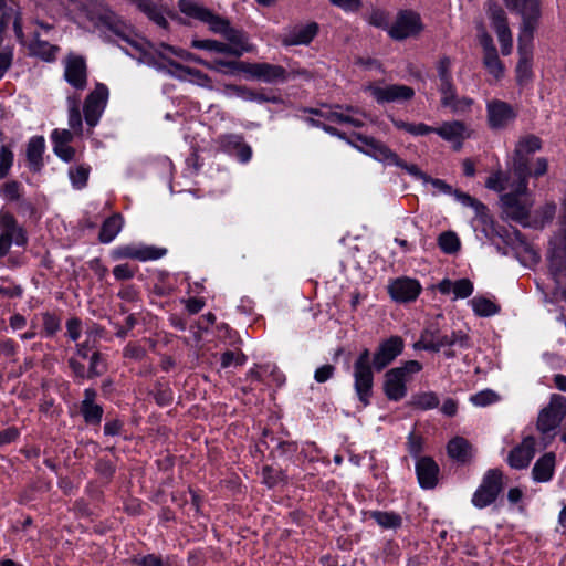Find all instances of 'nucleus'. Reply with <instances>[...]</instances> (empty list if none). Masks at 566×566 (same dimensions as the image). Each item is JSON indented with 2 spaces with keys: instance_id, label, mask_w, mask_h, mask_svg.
Instances as JSON below:
<instances>
[{
  "instance_id": "nucleus-1",
  "label": "nucleus",
  "mask_w": 566,
  "mask_h": 566,
  "mask_svg": "<svg viewBox=\"0 0 566 566\" xmlns=\"http://www.w3.org/2000/svg\"><path fill=\"white\" fill-rule=\"evenodd\" d=\"M87 17L96 28L104 32H112L127 45L132 46V49L140 52L149 63H153L157 67H166L167 65H170L176 69V65L178 64L175 63V57L184 61H193L201 65H203V63H208L182 49L174 48L165 43H160L156 46L144 40L137 39L132 34L129 28L103 2L94 1L93 9L87 12Z\"/></svg>"
},
{
  "instance_id": "nucleus-2",
  "label": "nucleus",
  "mask_w": 566,
  "mask_h": 566,
  "mask_svg": "<svg viewBox=\"0 0 566 566\" xmlns=\"http://www.w3.org/2000/svg\"><path fill=\"white\" fill-rule=\"evenodd\" d=\"M405 343L400 336H390L379 343L373 355L370 364V352L364 348L354 363V388L359 401L364 407L369 405L373 392L374 374L373 368L380 371L391 364L403 350Z\"/></svg>"
},
{
  "instance_id": "nucleus-3",
  "label": "nucleus",
  "mask_w": 566,
  "mask_h": 566,
  "mask_svg": "<svg viewBox=\"0 0 566 566\" xmlns=\"http://www.w3.org/2000/svg\"><path fill=\"white\" fill-rule=\"evenodd\" d=\"M541 140L534 135L522 137L515 147L513 155V174L517 178V189L523 190L526 187V178L530 176L528 157L539 150Z\"/></svg>"
},
{
  "instance_id": "nucleus-4",
  "label": "nucleus",
  "mask_w": 566,
  "mask_h": 566,
  "mask_svg": "<svg viewBox=\"0 0 566 566\" xmlns=\"http://www.w3.org/2000/svg\"><path fill=\"white\" fill-rule=\"evenodd\" d=\"M501 206L507 218L517 222H526L533 201L527 193V186L523 190L517 189V179L511 185V189L501 197Z\"/></svg>"
},
{
  "instance_id": "nucleus-5",
  "label": "nucleus",
  "mask_w": 566,
  "mask_h": 566,
  "mask_svg": "<svg viewBox=\"0 0 566 566\" xmlns=\"http://www.w3.org/2000/svg\"><path fill=\"white\" fill-rule=\"evenodd\" d=\"M507 8L516 10L522 15L520 33L522 39L534 36L541 17L539 0H504Z\"/></svg>"
},
{
  "instance_id": "nucleus-6",
  "label": "nucleus",
  "mask_w": 566,
  "mask_h": 566,
  "mask_svg": "<svg viewBox=\"0 0 566 566\" xmlns=\"http://www.w3.org/2000/svg\"><path fill=\"white\" fill-rule=\"evenodd\" d=\"M424 30V24L418 12L402 10L398 12L388 33L394 40L416 38Z\"/></svg>"
},
{
  "instance_id": "nucleus-7",
  "label": "nucleus",
  "mask_w": 566,
  "mask_h": 566,
  "mask_svg": "<svg viewBox=\"0 0 566 566\" xmlns=\"http://www.w3.org/2000/svg\"><path fill=\"white\" fill-rule=\"evenodd\" d=\"M517 109L511 104L493 98L486 102V123L493 130H503L514 123Z\"/></svg>"
},
{
  "instance_id": "nucleus-8",
  "label": "nucleus",
  "mask_w": 566,
  "mask_h": 566,
  "mask_svg": "<svg viewBox=\"0 0 566 566\" xmlns=\"http://www.w3.org/2000/svg\"><path fill=\"white\" fill-rule=\"evenodd\" d=\"M365 91L381 104L408 101L415 95L413 88L400 84L380 85L371 83L365 87Z\"/></svg>"
},
{
  "instance_id": "nucleus-9",
  "label": "nucleus",
  "mask_w": 566,
  "mask_h": 566,
  "mask_svg": "<svg viewBox=\"0 0 566 566\" xmlns=\"http://www.w3.org/2000/svg\"><path fill=\"white\" fill-rule=\"evenodd\" d=\"M0 258L4 256L12 243L23 245L27 242V237L21 227H19L14 218L7 212L0 213Z\"/></svg>"
},
{
  "instance_id": "nucleus-10",
  "label": "nucleus",
  "mask_w": 566,
  "mask_h": 566,
  "mask_svg": "<svg viewBox=\"0 0 566 566\" xmlns=\"http://www.w3.org/2000/svg\"><path fill=\"white\" fill-rule=\"evenodd\" d=\"M502 490V473L497 470H490L484 475L482 484L472 497L474 506L482 509L494 502Z\"/></svg>"
},
{
  "instance_id": "nucleus-11",
  "label": "nucleus",
  "mask_w": 566,
  "mask_h": 566,
  "mask_svg": "<svg viewBox=\"0 0 566 566\" xmlns=\"http://www.w3.org/2000/svg\"><path fill=\"white\" fill-rule=\"evenodd\" d=\"M108 98V88L104 84H97L87 96L84 105V117L90 126H95L105 109Z\"/></svg>"
},
{
  "instance_id": "nucleus-12",
  "label": "nucleus",
  "mask_w": 566,
  "mask_h": 566,
  "mask_svg": "<svg viewBox=\"0 0 566 566\" xmlns=\"http://www.w3.org/2000/svg\"><path fill=\"white\" fill-rule=\"evenodd\" d=\"M440 104L444 108H449L451 113L463 115L471 111L474 99L467 96H459L454 84L439 85Z\"/></svg>"
},
{
  "instance_id": "nucleus-13",
  "label": "nucleus",
  "mask_w": 566,
  "mask_h": 566,
  "mask_svg": "<svg viewBox=\"0 0 566 566\" xmlns=\"http://www.w3.org/2000/svg\"><path fill=\"white\" fill-rule=\"evenodd\" d=\"M566 415V406L562 398H554L544 408L537 419V429L546 434L555 430Z\"/></svg>"
},
{
  "instance_id": "nucleus-14",
  "label": "nucleus",
  "mask_w": 566,
  "mask_h": 566,
  "mask_svg": "<svg viewBox=\"0 0 566 566\" xmlns=\"http://www.w3.org/2000/svg\"><path fill=\"white\" fill-rule=\"evenodd\" d=\"M245 77L265 83H276L286 80V71L280 65L269 63H247Z\"/></svg>"
},
{
  "instance_id": "nucleus-15",
  "label": "nucleus",
  "mask_w": 566,
  "mask_h": 566,
  "mask_svg": "<svg viewBox=\"0 0 566 566\" xmlns=\"http://www.w3.org/2000/svg\"><path fill=\"white\" fill-rule=\"evenodd\" d=\"M433 133L451 143L455 150H459L463 142L470 138L472 134L471 129L461 120L444 122L439 127L433 128Z\"/></svg>"
},
{
  "instance_id": "nucleus-16",
  "label": "nucleus",
  "mask_w": 566,
  "mask_h": 566,
  "mask_svg": "<svg viewBox=\"0 0 566 566\" xmlns=\"http://www.w3.org/2000/svg\"><path fill=\"white\" fill-rule=\"evenodd\" d=\"M318 33V24L316 22H307L304 24H295L285 30L282 36V44L285 46L307 45Z\"/></svg>"
},
{
  "instance_id": "nucleus-17",
  "label": "nucleus",
  "mask_w": 566,
  "mask_h": 566,
  "mask_svg": "<svg viewBox=\"0 0 566 566\" xmlns=\"http://www.w3.org/2000/svg\"><path fill=\"white\" fill-rule=\"evenodd\" d=\"M388 292L394 301L407 303L415 301L419 296L421 285L415 279L399 277L388 285Z\"/></svg>"
},
{
  "instance_id": "nucleus-18",
  "label": "nucleus",
  "mask_w": 566,
  "mask_h": 566,
  "mask_svg": "<svg viewBox=\"0 0 566 566\" xmlns=\"http://www.w3.org/2000/svg\"><path fill=\"white\" fill-rule=\"evenodd\" d=\"M488 12L492 21V25L497 34L502 53L507 55L512 51V34L506 22L505 13L497 6H490Z\"/></svg>"
},
{
  "instance_id": "nucleus-19",
  "label": "nucleus",
  "mask_w": 566,
  "mask_h": 566,
  "mask_svg": "<svg viewBox=\"0 0 566 566\" xmlns=\"http://www.w3.org/2000/svg\"><path fill=\"white\" fill-rule=\"evenodd\" d=\"M479 40L484 50L483 64L485 69L495 78H501L504 73L503 64L497 56L492 38L485 32L483 27L479 29Z\"/></svg>"
},
{
  "instance_id": "nucleus-20",
  "label": "nucleus",
  "mask_w": 566,
  "mask_h": 566,
  "mask_svg": "<svg viewBox=\"0 0 566 566\" xmlns=\"http://www.w3.org/2000/svg\"><path fill=\"white\" fill-rule=\"evenodd\" d=\"M64 77L76 90L85 88L87 74L84 59L77 55H69L64 63Z\"/></svg>"
},
{
  "instance_id": "nucleus-21",
  "label": "nucleus",
  "mask_w": 566,
  "mask_h": 566,
  "mask_svg": "<svg viewBox=\"0 0 566 566\" xmlns=\"http://www.w3.org/2000/svg\"><path fill=\"white\" fill-rule=\"evenodd\" d=\"M535 439L531 436L523 439L520 446L515 447L507 457V463L513 469H525L535 454Z\"/></svg>"
},
{
  "instance_id": "nucleus-22",
  "label": "nucleus",
  "mask_w": 566,
  "mask_h": 566,
  "mask_svg": "<svg viewBox=\"0 0 566 566\" xmlns=\"http://www.w3.org/2000/svg\"><path fill=\"white\" fill-rule=\"evenodd\" d=\"M113 255L115 259H134L138 261H149V260H157L163 255V252L159 250L151 248V247H145V245H138V244H127L118 247L114 250Z\"/></svg>"
},
{
  "instance_id": "nucleus-23",
  "label": "nucleus",
  "mask_w": 566,
  "mask_h": 566,
  "mask_svg": "<svg viewBox=\"0 0 566 566\" xmlns=\"http://www.w3.org/2000/svg\"><path fill=\"white\" fill-rule=\"evenodd\" d=\"M532 41L533 38L528 40L522 39V33L518 34V54L520 61L516 66V76L520 83H524L530 80L532 70H531V60H532Z\"/></svg>"
},
{
  "instance_id": "nucleus-24",
  "label": "nucleus",
  "mask_w": 566,
  "mask_h": 566,
  "mask_svg": "<svg viewBox=\"0 0 566 566\" xmlns=\"http://www.w3.org/2000/svg\"><path fill=\"white\" fill-rule=\"evenodd\" d=\"M228 41V54L240 57L247 52H253L254 45L249 42L247 34L240 30L229 28L223 35Z\"/></svg>"
},
{
  "instance_id": "nucleus-25",
  "label": "nucleus",
  "mask_w": 566,
  "mask_h": 566,
  "mask_svg": "<svg viewBox=\"0 0 566 566\" xmlns=\"http://www.w3.org/2000/svg\"><path fill=\"white\" fill-rule=\"evenodd\" d=\"M423 350L439 352L442 348L458 345L461 348L471 347V339L468 334L462 331L452 332L450 336H439L434 343H422Z\"/></svg>"
},
{
  "instance_id": "nucleus-26",
  "label": "nucleus",
  "mask_w": 566,
  "mask_h": 566,
  "mask_svg": "<svg viewBox=\"0 0 566 566\" xmlns=\"http://www.w3.org/2000/svg\"><path fill=\"white\" fill-rule=\"evenodd\" d=\"M407 382L398 376V371L388 370L385 374L384 392L389 400L399 401L407 395Z\"/></svg>"
},
{
  "instance_id": "nucleus-27",
  "label": "nucleus",
  "mask_w": 566,
  "mask_h": 566,
  "mask_svg": "<svg viewBox=\"0 0 566 566\" xmlns=\"http://www.w3.org/2000/svg\"><path fill=\"white\" fill-rule=\"evenodd\" d=\"M329 120L338 123V124H347L353 127H360L364 125V114L360 113L357 108L336 106L332 109L327 116Z\"/></svg>"
},
{
  "instance_id": "nucleus-28",
  "label": "nucleus",
  "mask_w": 566,
  "mask_h": 566,
  "mask_svg": "<svg viewBox=\"0 0 566 566\" xmlns=\"http://www.w3.org/2000/svg\"><path fill=\"white\" fill-rule=\"evenodd\" d=\"M419 483L424 489H431L437 483L439 468L431 458H421L416 464Z\"/></svg>"
},
{
  "instance_id": "nucleus-29",
  "label": "nucleus",
  "mask_w": 566,
  "mask_h": 566,
  "mask_svg": "<svg viewBox=\"0 0 566 566\" xmlns=\"http://www.w3.org/2000/svg\"><path fill=\"white\" fill-rule=\"evenodd\" d=\"M438 290L442 294H453V298H467L473 293V284L468 279L451 281L448 279L442 280L438 284Z\"/></svg>"
},
{
  "instance_id": "nucleus-30",
  "label": "nucleus",
  "mask_w": 566,
  "mask_h": 566,
  "mask_svg": "<svg viewBox=\"0 0 566 566\" xmlns=\"http://www.w3.org/2000/svg\"><path fill=\"white\" fill-rule=\"evenodd\" d=\"M555 468V454L545 453L534 464L532 474L536 482H547L552 479Z\"/></svg>"
},
{
  "instance_id": "nucleus-31",
  "label": "nucleus",
  "mask_w": 566,
  "mask_h": 566,
  "mask_svg": "<svg viewBox=\"0 0 566 566\" xmlns=\"http://www.w3.org/2000/svg\"><path fill=\"white\" fill-rule=\"evenodd\" d=\"M129 2L136 8L147 15V18L154 21L157 25L161 28L167 27V20L164 17L160 8L154 3L151 0H129Z\"/></svg>"
},
{
  "instance_id": "nucleus-32",
  "label": "nucleus",
  "mask_w": 566,
  "mask_h": 566,
  "mask_svg": "<svg viewBox=\"0 0 566 566\" xmlns=\"http://www.w3.org/2000/svg\"><path fill=\"white\" fill-rule=\"evenodd\" d=\"M45 148V140L42 136L32 137L27 147V158L33 170H39L42 165V155Z\"/></svg>"
},
{
  "instance_id": "nucleus-33",
  "label": "nucleus",
  "mask_w": 566,
  "mask_h": 566,
  "mask_svg": "<svg viewBox=\"0 0 566 566\" xmlns=\"http://www.w3.org/2000/svg\"><path fill=\"white\" fill-rule=\"evenodd\" d=\"M203 66L211 71L220 72L227 75H237L240 73L245 75L247 62L224 61L222 59H217L213 62L203 63Z\"/></svg>"
},
{
  "instance_id": "nucleus-34",
  "label": "nucleus",
  "mask_w": 566,
  "mask_h": 566,
  "mask_svg": "<svg viewBox=\"0 0 566 566\" xmlns=\"http://www.w3.org/2000/svg\"><path fill=\"white\" fill-rule=\"evenodd\" d=\"M124 221L120 214H114L106 219L99 232V240L103 243L112 242L120 232Z\"/></svg>"
},
{
  "instance_id": "nucleus-35",
  "label": "nucleus",
  "mask_w": 566,
  "mask_h": 566,
  "mask_svg": "<svg viewBox=\"0 0 566 566\" xmlns=\"http://www.w3.org/2000/svg\"><path fill=\"white\" fill-rule=\"evenodd\" d=\"M515 180L512 165L506 175H503L502 172L491 175L488 178L485 186L486 188L495 191H509L511 189V185L515 184Z\"/></svg>"
},
{
  "instance_id": "nucleus-36",
  "label": "nucleus",
  "mask_w": 566,
  "mask_h": 566,
  "mask_svg": "<svg viewBox=\"0 0 566 566\" xmlns=\"http://www.w3.org/2000/svg\"><path fill=\"white\" fill-rule=\"evenodd\" d=\"M448 454L460 462H465L471 458V446L470 443L461 438L455 437L448 443Z\"/></svg>"
},
{
  "instance_id": "nucleus-37",
  "label": "nucleus",
  "mask_w": 566,
  "mask_h": 566,
  "mask_svg": "<svg viewBox=\"0 0 566 566\" xmlns=\"http://www.w3.org/2000/svg\"><path fill=\"white\" fill-rule=\"evenodd\" d=\"M176 70L179 71V76L184 80H188L189 82L197 84L201 87H212V82L210 77L197 69L176 65Z\"/></svg>"
},
{
  "instance_id": "nucleus-38",
  "label": "nucleus",
  "mask_w": 566,
  "mask_h": 566,
  "mask_svg": "<svg viewBox=\"0 0 566 566\" xmlns=\"http://www.w3.org/2000/svg\"><path fill=\"white\" fill-rule=\"evenodd\" d=\"M371 148V155L380 161H386L390 165H402V160L391 151L386 145L371 139L369 142Z\"/></svg>"
},
{
  "instance_id": "nucleus-39",
  "label": "nucleus",
  "mask_w": 566,
  "mask_h": 566,
  "mask_svg": "<svg viewBox=\"0 0 566 566\" xmlns=\"http://www.w3.org/2000/svg\"><path fill=\"white\" fill-rule=\"evenodd\" d=\"M370 515L385 530H397L402 525L401 516L394 512L375 511Z\"/></svg>"
},
{
  "instance_id": "nucleus-40",
  "label": "nucleus",
  "mask_w": 566,
  "mask_h": 566,
  "mask_svg": "<svg viewBox=\"0 0 566 566\" xmlns=\"http://www.w3.org/2000/svg\"><path fill=\"white\" fill-rule=\"evenodd\" d=\"M179 10L188 17L203 21L210 17V10L193 0H179Z\"/></svg>"
},
{
  "instance_id": "nucleus-41",
  "label": "nucleus",
  "mask_w": 566,
  "mask_h": 566,
  "mask_svg": "<svg viewBox=\"0 0 566 566\" xmlns=\"http://www.w3.org/2000/svg\"><path fill=\"white\" fill-rule=\"evenodd\" d=\"M473 312L478 316H492L499 312V306L489 298L476 296L470 301Z\"/></svg>"
},
{
  "instance_id": "nucleus-42",
  "label": "nucleus",
  "mask_w": 566,
  "mask_h": 566,
  "mask_svg": "<svg viewBox=\"0 0 566 566\" xmlns=\"http://www.w3.org/2000/svg\"><path fill=\"white\" fill-rule=\"evenodd\" d=\"M411 406L421 410H429L438 407L439 398L432 391L420 392L412 396Z\"/></svg>"
},
{
  "instance_id": "nucleus-43",
  "label": "nucleus",
  "mask_w": 566,
  "mask_h": 566,
  "mask_svg": "<svg viewBox=\"0 0 566 566\" xmlns=\"http://www.w3.org/2000/svg\"><path fill=\"white\" fill-rule=\"evenodd\" d=\"M101 328L97 326H92L85 333L86 339L82 344L77 345V354L86 358L88 357V353L96 346L98 338L101 337Z\"/></svg>"
},
{
  "instance_id": "nucleus-44",
  "label": "nucleus",
  "mask_w": 566,
  "mask_h": 566,
  "mask_svg": "<svg viewBox=\"0 0 566 566\" xmlns=\"http://www.w3.org/2000/svg\"><path fill=\"white\" fill-rule=\"evenodd\" d=\"M438 244L448 254L457 253L461 247L459 237L452 231L442 232L438 238Z\"/></svg>"
},
{
  "instance_id": "nucleus-45",
  "label": "nucleus",
  "mask_w": 566,
  "mask_h": 566,
  "mask_svg": "<svg viewBox=\"0 0 566 566\" xmlns=\"http://www.w3.org/2000/svg\"><path fill=\"white\" fill-rule=\"evenodd\" d=\"M392 123L396 128L406 130L407 133H409L413 136H423V135L433 133V127L428 126L423 123L413 124V123H407V122L399 120V119H392Z\"/></svg>"
},
{
  "instance_id": "nucleus-46",
  "label": "nucleus",
  "mask_w": 566,
  "mask_h": 566,
  "mask_svg": "<svg viewBox=\"0 0 566 566\" xmlns=\"http://www.w3.org/2000/svg\"><path fill=\"white\" fill-rule=\"evenodd\" d=\"M31 51L34 55H38L45 61H52L55 59L57 48L45 41L35 39L31 44Z\"/></svg>"
},
{
  "instance_id": "nucleus-47",
  "label": "nucleus",
  "mask_w": 566,
  "mask_h": 566,
  "mask_svg": "<svg viewBox=\"0 0 566 566\" xmlns=\"http://www.w3.org/2000/svg\"><path fill=\"white\" fill-rule=\"evenodd\" d=\"M499 400L500 396L491 389L482 390L470 397V401L476 407H486L497 402Z\"/></svg>"
},
{
  "instance_id": "nucleus-48",
  "label": "nucleus",
  "mask_w": 566,
  "mask_h": 566,
  "mask_svg": "<svg viewBox=\"0 0 566 566\" xmlns=\"http://www.w3.org/2000/svg\"><path fill=\"white\" fill-rule=\"evenodd\" d=\"M451 65L452 62L450 57L442 56L438 63H437V72L440 80V85H451L452 82V75H451Z\"/></svg>"
},
{
  "instance_id": "nucleus-49",
  "label": "nucleus",
  "mask_w": 566,
  "mask_h": 566,
  "mask_svg": "<svg viewBox=\"0 0 566 566\" xmlns=\"http://www.w3.org/2000/svg\"><path fill=\"white\" fill-rule=\"evenodd\" d=\"M191 46L195 49L216 51L219 53L228 54L227 43L217 40H197L191 41Z\"/></svg>"
},
{
  "instance_id": "nucleus-50",
  "label": "nucleus",
  "mask_w": 566,
  "mask_h": 566,
  "mask_svg": "<svg viewBox=\"0 0 566 566\" xmlns=\"http://www.w3.org/2000/svg\"><path fill=\"white\" fill-rule=\"evenodd\" d=\"M422 365L418 360H408L405 361L401 366L395 367L391 370L398 371V376H400L403 381L408 382L412 375L421 371Z\"/></svg>"
},
{
  "instance_id": "nucleus-51",
  "label": "nucleus",
  "mask_w": 566,
  "mask_h": 566,
  "mask_svg": "<svg viewBox=\"0 0 566 566\" xmlns=\"http://www.w3.org/2000/svg\"><path fill=\"white\" fill-rule=\"evenodd\" d=\"M69 125L72 129L81 133L82 116L80 113L77 98H69Z\"/></svg>"
},
{
  "instance_id": "nucleus-52",
  "label": "nucleus",
  "mask_w": 566,
  "mask_h": 566,
  "mask_svg": "<svg viewBox=\"0 0 566 566\" xmlns=\"http://www.w3.org/2000/svg\"><path fill=\"white\" fill-rule=\"evenodd\" d=\"M90 168L84 166H77L70 169V179L75 188H83L88 179Z\"/></svg>"
},
{
  "instance_id": "nucleus-53",
  "label": "nucleus",
  "mask_w": 566,
  "mask_h": 566,
  "mask_svg": "<svg viewBox=\"0 0 566 566\" xmlns=\"http://www.w3.org/2000/svg\"><path fill=\"white\" fill-rule=\"evenodd\" d=\"M202 22H206L211 31H213L214 33H219L221 35H224L230 28V24L227 20H223L220 17L214 15L211 11L210 17H207Z\"/></svg>"
},
{
  "instance_id": "nucleus-54",
  "label": "nucleus",
  "mask_w": 566,
  "mask_h": 566,
  "mask_svg": "<svg viewBox=\"0 0 566 566\" xmlns=\"http://www.w3.org/2000/svg\"><path fill=\"white\" fill-rule=\"evenodd\" d=\"M229 142L237 147V156L242 163H248L252 156V149L247 144L242 143L239 136H229Z\"/></svg>"
},
{
  "instance_id": "nucleus-55",
  "label": "nucleus",
  "mask_w": 566,
  "mask_h": 566,
  "mask_svg": "<svg viewBox=\"0 0 566 566\" xmlns=\"http://www.w3.org/2000/svg\"><path fill=\"white\" fill-rule=\"evenodd\" d=\"M440 331L438 326L431 325L427 327L420 335V338L418 342L413 344V348L417 350L423 349L422 343H434L436 339L440 336Z\"/></svg>"
},
{
  "instance_id": "nucleus-56",
  "label": "nucleus",
  "mask_w": 566,
  "mask_h": 566,
  "mask_svg": "<svg viewBox=\"0 0 566 566\" xmlns=\"http://www.w3.org/2000/svg\"><path fill=\"white\" fill-rule=\"evenodd\" d=\"M138 566H179L174 560L167 558L161 559L156 555H147L136 560Z\"/></svg>"
},
{
  "instance_id": "nucleus-57",
  "label": "nucleus",
  "mask_w": 566,
  "mask_h": 566,
  "mask_svg": "<svg viewBox=\"0 0 566 566\" xmlns=\"http://www.w3.org/2000/svg\"><path fill=\"white\" fill-rule=\"evenodd\" d=\"M13 163V154L7 146L0 147V179H2Z\"/></svg>"
},
{
  "instance_id": "nucleus-58",
  "label": "nucleus",
  "mask_w": 566,
  "mask_h": 566,
  "mask_svg": "<svg viewBox=\"0 0 566 566\" xmlns=\"http://www.w3.org/2000/svg\"><path fill=\"white\" fill-rule=\"evenodd\" d=\"M13 49L11 46L0 48V80L12 64Z\"/></svg>"
},
{
  "instance_id": "nucleus-59",
  "label": "nucleus",
  "mask_w": 566,
  "mask_h": 566,
  "mask_svg": "<svg viewBox=\"0 0 566 566\" xmlns=\"http://www.w3.org/2000/svg\"><path fill=\"white\" fill-rule=\"evenodd\" d=\"M82 413L87 422H98L102 418L103 410L96 403L82 405Z\"/></svg>"
},
{
  "instance_id": "nucleus-60",
  "label": "nucleus",
  "mask_w": 566,
  "mask_h": 566,
  "mask_svg": "<svg viewBox=\"0 0 566 566\" xmlns=\"http://www.w3.org/2000/svg\"><path fill=\"white\" fill-rule=\"evenodd\" d=\"M53 150L64 161H71L75 156V149L69 144H53Z\"/></svg>"
},
{
  "instance_id": "nucleus-61",
  "label": "nucleus",
  "mask_w": 566,
  "mask_h": 566,
  "mask_svg": "<svg viewBox=\"0 0 566 566\" xmlns=\"http://www.w3.org/2000/svg\"><path fill=\"white\" fill-rule=\"evenodd\" d=\"M244 363V356L240 353L226 352L221 356V366L223 368L232 365H242Z\"/></svg>"
},
{
  "instance_id": "nucleus-62",
  "label": "nucleus",
  "mask_w": 566,
  "mask_h": 566,
  "mask_svg": "<svg viewBox=\"0 0 566 566\" xmlns=\"http://www.w3.org/2000/svg\"><path fill=\"white\" fill-rule=\"evenodd\" d=\"M43 327L45 333L51 336L59 331L60 319L52 314L45 313L43 315Z\"/></svg>"
},
{
  "instance_id": "nucleus-63",
  "label": "nucleus",
  "mask_w": 566,
  "mask_h": 566,
  "mask_svg": "<svg viewBox=\"0 0 566 566\" xmlns=\"http://www.w3.org/2000/svg\"><path fill=\"white\" fill-rule=\"evenodd\" d=\"M104 370H105V367H104L103 361L101 360L99 354L93 353V355L91 357V363H90L88 377L98 376V375L103 374Z\"/></svg>"
},
{
  "instance_id": "nucleus-64",
  "label": "nucleus",
  "mask_w": 566,
  "mask_h": 566,
  "mask_svg": "<svg viewBox=\"0 0 566 566\" xmlns=\"http://www.w3.org/2000/svg\"><path fill=\"white\" fill-rule=\"evenodd\" d=\"M51 139L53 144H70L73 139V134L67 129H54Z\"/></svg>"
}]
</instances>
